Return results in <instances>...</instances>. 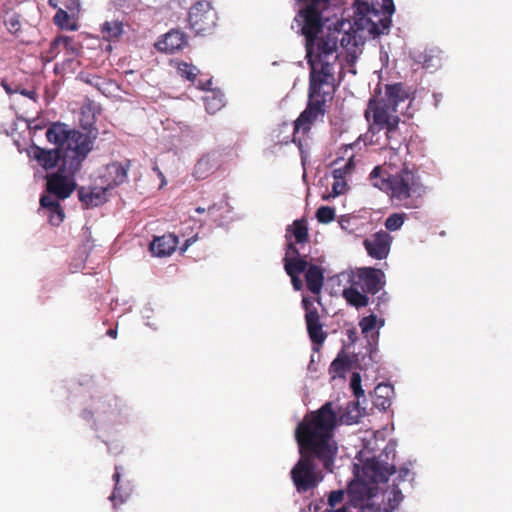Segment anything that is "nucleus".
Returning <instances> with one entry per match:
<instances>
[{
	"label": "nucleus",
	"instance_id": "f257e3e1",
	"mask_svg": "<svg viewBox=\"0 0 512 512\" xmlns=\"http://www.w3.org/2000/svg\"><path fill=\"white\" fill-rule=\"evenodd\" d=\"M337 426V413L332 402H326L318 410L307 413L295 429V439L300 458L291 470V479L298 492H307L322 481L321 471L315 460L323 468L332 472L338 445L334 440Z\"/></svg>",
	"mask_w": 512,
	"mask_h": 512
},
{
	"label": "nucleus",
	"instance_id": "f03ea898",
	"mask_svg": "<svg viewBox=\"0 0 512 512\" xmlns=\"http://www.w3.org/2000/svg\"><path fill=\"white\" fill-rule=\"evenodd\" d=\"M97 137V129H89L81 132L69 129L64 123H52L46 131L48 142L55 144L54 149H44L32 144L28 150V156L35 160L43 169L58 170L77 173L82 162L92 151Z\"/></svg>",
	"mask_w": 512,
	"mask_h": 512
},
{
	"label": "nucleus",
	"instance_id": "7ed1b4c3",
	"mask_svg": "<svg viewBox=\"0 0 512 512\" xmlns=\"http://www.w3.org/2000/svg\"><path fill=\"white\" fill-rule=\"evenodd\" d=\"M409 93L402 83L387 84L384 95L379 99H370L365 118L369 122L372 134L384 133L391 150H399L405 144L407 123L398 115V106L407 101Z\"/></svg>",
	"mask_w": 512,
	"mask_h": 512
},
{
	"label": "nucleus",
	"instance_id": "20e7f679",
	"mask_svg": "<svg viewBox=\"0 0 512 512\" xmlns=\"http://www.w3.org/2000/svg\"><path fill=\"white\" fill-rule=\"evenodd\" d=\"M335 71H331V65L327 62L310 63L309 101L306 109L301 112L294 121L292 141L301 147V141L297 140V134H308L319 116L325 114V103L331 99L335 91Z\"/></svg>",
	"mask_w": 512,
	"mask_h": 512
},
{
	"label": "nucleus",
	"instance_id": "39448f33",
	"mask_svg": "<svg viewBox=\"0 0 512 512\" xmlns=\"http://www.w3.org/2000/svg\"><path fill=\"white\" fill-rule=\"evenodd\" d=\"M423 184L415 167L403 163L399 171L394 173L390 199L405 208H416L418 200L425 194Z\"/></svg>",
	"mask_w": 512,
	"mask_h": 512
},
{
	"label": "nucleus",
	"instance_id": "423d86ee",
	"mask_svg": "<svg viewBox=\"0 0 512 512\" xmlns=\"http://www.w3.org/2000/svg\"><path fill=\"white\" fill-rule=\"evenodd\" d=\"M396 446L389 442L378 456L366 460L363 476L373 484L385 483L396 472Z\"/></svg>",
	"mask_w": 512,
	"mask_h": 512
},
{
	"label": "nucleus",
	"instance_id": "0eeeda50",
	"mask_svg": "<svg viewBox=\"0 0 512 512\" xmlns=\"http://www.w3.org/2000/svg\"><path fill=\"white\" fill-rule=\"evenodd\" d=\"M217 24V12L209 1L194 4V34L206 36L212 34Z\"/></svg>",
	"mask_w": 512,
	"mask_h": 512
},
{
	"label": "nucleus",
	"instance_id": "6e6552de",
	"mask_svg": "<svg viewBox=\"0 0 512 512\" xmlns=\"http://www.w3.org/2000/svg\"><path fill=\"white\" fill-rule=\"evenodd\" d=\"M385 274L382 270L374 267H363L358 269L352 277L351 283L358 286L364 293L376 294L385 284Z\"/></svg>",
	"mask_w": 512,
	"mask_h": 512
},
{
	"label": "nucleus",
	"instance_id": "1a4fd4ad",
	"mask_svg": "<svg viewBox=\"0 0 512 512\" xmlns=\"http://www.w3.org/2000/svg\"><path fill=\"white\" fill-rule=\"evenodd\" d=\"M76 173L69 171L57 170V172L47 175L46 189L48 195H52L56 199H66L74 191L76 184L73 177Z\"/></svg>",
	"mask_w": 512,
	"mask_h": 512
},
{
	"label": "nucleus",
	"instance_id": "9d476101",
	"mask_svg": "<svg viewBox=\"0 0 512 512\" xmlns=\"http://www.w3.org/2000/svg\"><path fill=\"white\" fill-rule=\"evenodd\" d=\"M194 86L204 91L202 101L208 114L213 115L224 107V94L221 90L211 87L212 77L204 80L198 77V73H194Z\"/></svg>",
	"mask_w": 512,
	"mask_h": 512
},
{
	"label": "nucleus",
	"instance_id": "9b49d317",
	"mask_svg": "<svg viewBox=\"0 0 512 512\" xmlns=\"http://www.w3.org/2000/svg\"><path fill=\"white\" fill-rule=\"evenodd\" d=\"M376 485L371 483L370 480L357 479L349 483L347 487V497L349 503L354 507L364 505V501L369 500L376 490Z\"/></svg>",
	"mask_w": 512,
	"mask_h": 512
},
{
	"label": "nucleus",
	"instance_id": "f8f14e48",
	"mask_svg": "<svg viewBox=\"0 0 512 512\" xmlns=\"http://www.w3.org/2000/svg\"><path fill=\"white\" fill-rule=\"evenodd\" d=\"M392 242V237L386 231H379L373 234L370 238L363 241V245L368 255L374 259H385L389 252Z\"/></svg>",
	"mask_w": 512,
	"mask_h": 512
},
{
	"label": "nucleus",
	"instance_id": "ddd939ff",
	"mask_svg": "<svg viewBox=\"0 0 512 512\" xmlns=\"http://www.w3.org/2000/svg\"><path fill=\"white\" fill-rule=\"evenodd\" d=\"M389 5H384L387 15H381L380 11L375 8L367 7V21L370 24L368 30L374 36H380L388 32L391 26L390 15L394 12L392 0Z\"/></svg>",
	"mask_w": 512,
	"mask_h": 512
},
{
	"label": "nucleus",
	"instance_id": "4468645a",
	"mask_svg": "<svg viewBox=\"0 0 512 512\" xmlns=\"http://www.w3.org/2000/svg\"><path fill=\"white\" fill-rule=\"evenodd\" d=\"M307 312L305 314V321L309 337L313 344L322 346L327 334L323 331V325L320 322V317L316 308L308 309L309 301L304 298L302 301Z\"/></svg>",
	"mask_w": 512,
	"mask_h": 512
},
{
	"label": "nucleus",
	"instance_id": "2eb2a0df",
	"mask_svg": "<svg viewBox=\"0 0 512 512\" xmlns=\"http://www.w3.org/2000/svg\"><path fill=\"white\" fill-rule=\"evenodd\" d=\"M40 210L44 212L49 223L53 226H59L65 218V213L59 203V199H56L52 195L41 196Z\"/></svg>",
	"mask_w": 512,
	"mask_h": 512
},
{
	"label": "nucleus",
	"instance_id": "dca6fc26",
	"mask_svg": "<svg viewBox=\"0 0 512 512\" xmlns=\"http://www.w3.org/2000/svg\"><path fill=\"white\" fill-rule=\"evenodd\" d=\"M187 44L186 36L179 30H171L166 33L162 39L155 43V47L158 51L164 53H174L182 49Z\"/></svg>",
	"mask_w": 512,
	"mask_h": 512
},
{
	"label": "nucleus",
	"instance_id": "f3484780",
	"mask_svg": "<svg viewBox=\"0 0 512 512\" xmlns=\"http://www.w3.org/2000/svg\"><path fill=\"white\" fill-rule=\"evenodd\" d=\"M394 178V173L388 171L383 166H375L371 173L369 174V181L371 185L380 191L386 193L390 197V192L392 188V180Z\"/></svg>",
	"mask_w": 512,
	"mask_h": 512
},
{
	"label": "nucleus",
	"instance_id": "a211bd4d",
	"mask_svg": "<svg viewBox=\"0 0 512 512\" xmlns=\"http://www.w3.org/2000/svg\"><path fill=\"white\" fill-rule=\"evenodd\" d=\"M178 238L173 234L155 237L150 244V251L157 257L169 256L177 247Z\"/></svg>",
	"mask_w": 512,
	"mask_h": 512
},
{
	"label": "nucleus",
	"instance_id": "6ab92c4d",
	"mask_svg": "<svg viewBox=\"0 0 512 512\" xmlns=\"http://www.w3.org/2000/svg\"><path fill=\"white\" fill-rule=\"evenodd\" d=\"M130 165V160H126L124 163L113 162L108 164L106 167L107 177L109 180L107 188H113L123 184L127 180Z\"/></svg>",
	"mask_w": 512,
	"mask_h": 512
},
{
	"label": "nucleus",
	"instance_id": "aec40b11",
	"mask_svg": "<svg viewBox=\"0 0 512 512\" xmlns=\"http://www.w3.org/2000/svg\"><path fill=\"white\" fill-rule=\"evenodd\" d=\"M324 269L318 265L311 264L306 270L305 281L307 289L318 295L321 293L324 284Z\"/></svg>",
	"mask_w": 512,
	"mask_h": 512
},
{
	"label": "nucleus",
	"instance_id": "412c9836",
	"mask_svg": "<svg viewBox=\"0 0 512 512\" xmlns=\"http://www.w3.org/2000/svg\"><path fill=\"white\" fill-rule=\"evenodd\" d=\"M394 394V389L390 384H379L375 387L373 393V404L375 407L386 410L391 405L392 396Z\"/></svg>",
	"mask_w": 512,
	"mask_h": 512
},
{
	"label": "nucleus",
	"instance_id": "4be33fe9",
	"mask_svg": "<svg viewBox=\"0 0 512 512\" xmlns=\"http://www.w3.org/2000/svg\"><path fill=\"white\" fill-rule=\"evenodd\" d=\"M218 162L214 154H206L198 159L195 165L194 178L204 179L209 176L216 168Z\"/></svg>",
	"mask_w": 512,
	"mask_h": 512
},
{
	"label": "nucleus",
	"instance_id": "5701e85b",
	"mask_svg": "<svg viewBox=\"0 0 512 512\" xmlns=\"http://www.w3.org/2000/svg\"><path fill=\"white\" fill-rule=\"evenodd\" d=\"M359 289L358 286L352 284L350 287L343 290V297L347 303L356 308L365 307L369 303V298L366 296V293L361 292Z\"/></svg>",
	"mask_w": 512,
	"mask_h": 512
},
{
	"label": "nucleus",
	"instance_id": "b1692460",
	"mask_svg": "<svg viewBox=\"0 0 512 512\" xmlns=\"http://www.w3.org/2000/svg\"><path fill=\"white\" fill-rule=\"evenodd\" d=\"M291 232L295 238L296 243L302 244L309 240L308 226L305 219H297L293 222L292 226H288L287 233ZM289 240L288 234H286Z\"/></svg>",
	"mask_w": 512,
	"mask_h": 512
},
{
	"label": "nucleus",
	"instance_id": "393cba45",
	"mask_svg": "<svg viewBox=\"0 0 512 512\" xmlns=\"http://www.w3.org/2000/svg\"><path fill=\"white\" fill-rule=\"evenodd\" d=\"M283 261L288 275H300L309 267L305 257H284Z\"/></svg>",
	"mask_w": 512,
	"mask_h": 512
},
{
	"label": "nucleus",
	"instance_id": "a878e982",
	"mask_svg": "<svg viewBox=\"0 0 512 512\" xmlns=\"http://www.w3.org/2000/svg\"><path fill=\"white\" fill-rule=\"evenodd\" d=\"M120 478L121 474L119 472V467H115V473L113 474V480L115 481V487L112 494L109 496V500L112 502L113 507L116 509L119 505L126 502L129 497V492H121L120 486Z\"/></svg>",
	"mask_w": 512,
	"mask_h": 512
},
{
	"label": "nucleus",
	"instance_id": "bb28decb",
	"mask_svg": "<svg viewBox=\"0 0 512 512\" xmlns=\"http://www.w3.org/2000/svg\"><path fill=\"white\" fill-rule=\"evenodd\" d=\"M101 33L108 41L116 40L123 33V24L120 21H106L101 27Z\"/></svg>",
	"mask_w": 512,
	"mask_h": 512
},
{
	"label": "nucleus",
	"instance_id": "cd10ccee",
	"mask_svg": "<svg viewBox=\"0 0 512 512\" xmlns=\"http://www.w3.org/2000/svg\"><path fill=\"white\" fill-rule=\"evenodd\" d=\"M104 192L105 190L94 192L81 187L78 190V196L79 200L86 206H98L103 201Z\"/></svg>",
	"mask_w": 512,
	"mask_h": 512
},
{
	"label": "nucleus",
	"instance_id": "c85d7f7f",
	"mask_svg": "<svg viewBox=\"0 0 512 512\" xmlns=\"http://www.w3.org/2000/svg\"><path fill=\"white\" fill-rule=\"evenodd\" d=\"M376 323H377V317L374 314L363 317L359 322L361 332H362V334L365 335V337H368L369 333H372L371 338H372V341L374 344H377V341L379 338V332L378 331L373 332V330L375 329Z\"/></svg>",
	"mask_w": 512,
	"mask_h": 512
},
{
	"label": "nucleus",
	"instance_id": "c756f323",
	"mask_svg": "<svg viewBox=\"0 0 512 512\" xmlns=\"http://www.w3.org/2000/svg\"><path fill=\"white\" fill-rule=\"evenodd\" d=\"M422 62L427 69H438L442 65V52L438 49H431L424 53Z\"/></svg>",
	"mask_w": 512,
	"mask_h": 512
},
{
	"label": "nucleus",
	"instance_id": "7c9ffc66",
	"mask_svg": "<svg viewBox=\"0 0 512 512\" xmlns=\"http://www.w3.org/2000/svg\"><path fill=\"white\" fill-rule=\"evenodd\" d=\"M349 366L346 356L338 355L330 364L329 374L332 378L342 377Z\"/></svg>",
	"mask_w": 512,
	"mask_h": 512
},
{
	"label": "nucleus",
	"instance_id": "2f4dec72",
	"mask_svg": "<svg viewBox=\"0 0 512 512\" xmlns=\"http://www.w3.org/2000/svg\"><path fill=\"white\" fill-rule=\"evenodd\" d=\"M52 47L54 46H63L65 50H67L71 55L78 54V44L68 36H59L52 42Z\"/></svg>",
	"mask_w": 512,
	"mask_h": 512
},
{
	"label": "nucleus",
	"instance_id": "473e14b6",
	"mask_svg": "<svg viewBox=\"0 0 512 512\" xmlns=\"http://www.w3.org/2000/svg\"><path fill=\"white\" fill-rule=\"evenodd\" d=\"M354 169L355 162L354 159L351 157L343 164V166H339L333 169V178L346 180V177L351 175Z\"/></svg>",
	"mask_w": 512,
	"mask_h": 512
},
{
	"label": "nucleus",
	"instance_id": "72a5a7b5",
	"mask_svg": "<svg viewBox=\"0 0 512 512\" xmlns=\"http://www.w3.org/2000/svg\"><path fill=\"white\" fill-rule=\"evenodd\" d=\"M84 81L95 87L96 89H98L99 91H101L102 93L105 92V90H107L108 86L112 85V81L110 80H107V79H104L98 75H89L87 76Z\"/></svg>",
	"mask_w": 512,
	"mask_h": 512
},
{
	"label": "nucleus",
	"instance_id": "f704fd0d",
	"mask_svg": "<svg viewBox=\"0 0 512 512\" xmlns=\"http://www.w3.org/2000/svg\"><path fill=\"white\" fill-rule=\"evenodd\" d=\"M318 222L327 224L335 219V209L330 206H321L316 211Z\"/></svg>",
	"mask_w": 512,
	"mask_h": 512
},
{
	"label": "nucleus",
	"instance_id": "c9c22d12",
	"mask_svg": "<svg viewBox=\"0 0 512 512\" xmlns=\"http://www.w3.org/2000/svg\"><path fill=\"white\" fill-rule=\"evenodd\" d=\"M4 25L9 33L18 37L21 32L20 15L12 14L4 21Z\"/></svg>",
	"mask_w": 512,
	"mask_h": 512
},
{
	"label": "nucleus",
	"instance_id": "e433bc0d",
	"mask_svg": "<svg viewBox=\"0 0 512 512\" xmlns=\"http://www.w3.org/2000/svg\"><path fill=\"white\" fill-rule=\"evenodd\" d=\"M404 223V215L400 213H393L385 221V227L389 231H396L401 228Z\"/></svg>",
	"mask_w": 512,
	"mask_h": 512
},
{
	"label": "nucleus",
	"instance_id": "4c0bfd02",
	"mask_svg": "<svg viewBox=\"0 0 512 512\" xmlns=\"http://www.w3.org/2000/svg\"><path fill=\"white\" fill-rule=\"evenodd\" d=\"M350 387L356 398L364 396V390L361 386V376L359 373L354 372L351 376Z\"/></svg>",
	"mask_w": 512,
	"mask_h": 512
},
{
	"label": "nucleus",
	"instance_id": "58836bf2",
	"mask_svg": "<svg viewBox=\"0 0 512 512\" xmlns=\"http://www.w3.org/2000/svg\"><path fill=\"white\" fill-rule=\"evenodd\" d=\"M177 65L178 73L186 78L187 80H192V66L183 61H175Z\"/></svg>",
	"mask_w": 512,
	"mask_h": 512
},
{
	"label": "nucleus",
	"instance_id": "ea45409f",
	"mask_svg": "<svg viewBox=\"0 0 512 512\" xmlns=\"http://www.w3.org/2000/svg\"><path fill=\"white\" fill-rule=\"evenodd\" d=\"M222 209L221 205L212 204L207 208V214L211 222L218 223L221 221L222 216L219 214V211Z\"/></svg>",
	"mask_w": 512,
	"mask_h": 512
},
{
	"label": "nucleus",
	"instance_id": "a19ab883",
	"mask_svg": "<svg viewBox=\"0 0 512 512\" xmlns=\"http://www.w3.org/2000/svg\"><path fill=\"white\" fill-rule=\"evenodd\" d=\"M69 18V14L66 11L59 9L54 16V23L60 28H66Z\"/></svg>",
	"mask_w": 512,
	"mask_h": 512
},
{
	"label": "nucleus",
	"instance_id": "79ce46f5",
	"mask_svg": "<svg viewBox=\"0 0 512 512\" xmlns=\"http://www.w3.org/2000/svg\"><path fill=\"white\" fill-rule=\"evenodd\" d=\"M347 189V183L345 179H334V183L332 185V192L334 196H338L343 194Z\"/></svg>",
	"mask_w": 512,
	"mask_h": 512
},
{
	"label": "nucleus",
	"instance_id": "37998d69",
	"mask_svg": "<svg viewBox=\"0 0 512 512\" xmlns=\"http://www.w3.org/2000/svg\"><path fill=\"white\" fill-rule=\"evenodd\" d=\"M343 498L344 492L342 490L332 491L328 497V504L333 509V507L342 502Z\"/></svg>",
	"mask_w": 512,
	"mask_h": 512
},
{
	"label": "nucleus",
	"instance_id": "c03bdc74",
	"mask_svg": "<svg viewBox=\"0 0 512 512\" xmlns=\"http://www.w3.org/2000/svg\"><path fill=\"white\" fill-rule=\"evenodd\" d=\"M391 492L393 494V498L389 499V501L394 503L391 504V507L395 508L403 500V495L397 484L393 485Z\"/></svg>",
	"mask_w": 512,
	"mask_h": 512
},
{
	"label": "nucleus",
	"instance_id": "a18cd8bd",
	"mask_svg": "<svg viewBox=\"0 0 512 512\" xmlns=\"http://www.w3.org/2000/svg\"><path fill=\"white\" fill-rule=\"evenodd\" d=\"M285 257H300L299 249L295 243L291 241L287 243Z\"/></svg>",
	"mask_w": 512,
	"mask_h": 512
},
{
	"label": "nucleus",
	"instance_id": "49530a36",
	"mask_svg": "<svg viewBox=\"0 0 512 512\" xmlns=\"http://www.w3.org/2000/svg\"><path fill=\"white\" fill-rule=\"evenodd\" d=\"M361 508V512H382L381 507L375 504H364L359 506Z\"/></svg>",
	"mask_w": 512,
	"mask_h": 512
},
{
	"label": "nucleus",
	"instance_id": "de8ad7c7",
	"mask_svg": "<svg viewBox=\"0 0 512 512\" xmlns=\"http://www.w3.org/2000/svg\"><path fill=\"white\" fill-rule=\"evenodd\" d=\"M290 278H291V283H292V286L293 288L296 290V291H299L302 289L303 287V283H302V280L300 279L299 275H289Z\"/></svg>",
	"mask_w": 512,
	"mask_h": 512
},
{
	"label": "nucleus",
	"instance_id": "09e8293b",
	"mask_svg": "<svg viewBox=\"0 0 512 512\" xmlns=\"http://www.w3.org/2000/svg\"><path fill=\"white\" fill-rule=\"evenodd\" d=\"M410 475V470L407 467H401L398 473L399 480H405Z\"/></svg>",
	"mask_w": 512,
	"mask_h": 512
},
{
	"label": "nucleus",
	"instance_id": "8fccbe9b",
	"mask_svg": "<svg viewBox=\"0 0 512 512\" xmlns=\"http://www.w3.org/2000/svg\"><path fill=\"white\" fill-rule=\"evenodd\" d=\"M2 86H3V88L5 89V91H6L8 94H12V93H13L12 89L10 88V86H9L6 82H4V81H3V82H2Z\"/></svg>",
	"mask_w": 512,
	"mask_h": 512
},
{
	"label": "nucleus",
	"instance_id": "3c124183",
	"mask_svg": "<svg viewBox=\"0 0 512 512\" xmlns=\"http://www.w3.org/2000/svg\"><path fill=\"white\" fill-rule=\"evenodd\" d=\"M107 335H108V336H110V337H112V338H116V337H117V330H115V329H109V330L107 331Z\"/></svg>",
	"mask_w": 512,
	"mask_h": 512
},
{
	"label": "nucleus",
	"instance_id": "603ef678",
	"mask_svg": "<svg viewBox=\"0 0 512 512\" xmlns=\"http://www.w3.org/2000/svg\"><path fill=\"white\" fill-rule=\"evenodd\" d=\"M20 93H21L22 95L27 96V97H30V98L32 97V94H34L33 92L28 91V90H25V89H24V90H22Z\"/></svg>",
	"mask_w": 512,
	"mask_h": 512
},
{
	"label": "nucleus",
	"instance_id": "864d4df0",
	"mask_svg": "<svg viewBox=\"0 0 512 512\" xmlns=\"http://www.w3.org/2000/svg\"><path fill=\"white\" fill-rule=\"evenodd\" d=\"M195 211L197 213H199V214H202V213H204L206 211V208L198 206V207L195 208Z\"/></svg>",
	"mask_w": 512,
	"mask_h": 512
},
{
	"label": "nucleus",
	"instance_id": "5fc2aeb1",
	"mask_svg": "<svg viewBox=\"0 0 512 512\" xmlns=\"http://www.w3.org/2000/svg\"><path fill=\"white\" fill-rule=\"evenodd\" d=\"M154 171L157 172L158 176L161 177L163 179V173L159 170V168L157 166L154 167Z\"/></svg>",
	"mask_w": 512,
	"mask_h": 512
},
{
	"label": "nucleus",
	"instance_id": "6e6d98bb",
	"mask_svg": "<svg viewBox=\"0 0 512 512\" xmlns=\"http://www.w3.org/2000/svg\"><path fill=\"white\" fill-rule=\"evenodd\" d=\"M333 512H347V508L344 506V507H341L340 509H337V510L333 509Z\"/></svg>",
	"mask_w": 512,
	"mask_h": 512
},
{
	"label": "nucleus",
	"instance_id": "4d7b16f0",
	"mask_svg": "<svg viewBox=\"0 0 512 512\" xmlns=\"http://www.w3.org/2000/svg\"><path fill=\"white\" fill-rule=\"evenodd\" d=\"M191 241H192V238L185 240V243H184L185 249L190 245Z\"/></svg>",
	"mask_w": 512,
	"mask_h": 512
},
{
	"label": "nucleus",
	"instance_id": "13d9d810",
	"mask_svg": "<svg viewBox=\"0 0 512 512\" xmlns=\"http://www.w3.org/2000/svg\"><path fill=\"white\" fill-rule=\"evenodd\" d=\"M197 234H194V238H193V241L196 242L197 241Z\"/></svg>",
	"mask_w": 512,
	"mask_h": 512
},
{
	"label": "nucleus",
	"instance_id": "bf43d9fd",
	"mask_svg": "<svg viewBox=\"0 0 512 512\" xmlns=\"http://www.w3.org/2000/svg\"><path fill=\"white\" fill-rule=\"evenodd\" d=\"M324 512H333V509H326Z\"/></svg>",
	"mask_w": 512,
	"mask_h": 512
},
{
	"label": "nucleus",
	"instance_id": "052dcab7",
	"mask_svg": "<svg viewBox=\"0 0 512 512\" xmlns=\"http://www.w3.org/2000/svg\"><path fill=\"white\" fill-rule=\"evenodd\" d=\"M49 2H50V4H54V1H52V0H49Z\"/></svg>",
	"mask_w": 512,
	"mask_h": 512
},
{
	"label": "nucleus",
	"instance_id": "680f3d73",
	"mask_svg": "<svg viewBox=\"0 0 512 512\" xmlns=\"http://www.w3.org/2000/svg\"><path fill=\"white\" fill-rule=\"evenodd\" d=\"M49 2H50V4H54V1H52V0H49Z\"/></svg>",
	"mask_w": 512,
	"mask_h": 512
}]
</instances>
